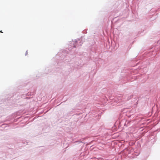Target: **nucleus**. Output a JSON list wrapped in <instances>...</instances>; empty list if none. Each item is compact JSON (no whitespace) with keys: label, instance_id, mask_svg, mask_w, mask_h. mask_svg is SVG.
Here are the masks:
<instances>
[{"label":"nucleus","instance_id":"f03ea898","mask_svg":"<svg viewBox=\"0 0 160 160\" xmlns=\"http://www.w3.org/2000/svg\"><path fill=\"white\" fill-rule=\"evenodd\" d=\"M75 142H76V143H78V142L79 143H81H81H83V142H82V140H80V141H77Z\"/></svg>","mask_w":160,"mask_h":160},{"label":"nucleus","instance_id":"f257e3e1","mask_svg":"<svg viewBox=\"0 0 160 160\" xmlns=\"http://www.w3.org/2000/svg\"><path fill=\"white\" fill-rule=\"evenodd\" d=\"M82 38L72 40V41H71V49L80 46L82 45Z\"/></svg>","mask_w":160,"mask_h":160},{"label":"nucleus","instance_id":"20e7f679","mask_svg":"<svg viewBox=\"0 0 160 160\" xmlns=\"http://www.w3.org/2000/svg\"><path fill=\"white\" fill-rule=\"evenodd\" d=\"M0 32H1V33H2L3 32L2 31H0Z\"/></svg>","mask_w":160,"mask_h":160},{"label":"nucleus","instance_id":"7ed1b4c3","mask_svg":"<svg viewBox=\"0 0 160 160\" xmlns=\"http://www.w3.org/2000/svg\"><path fill=\"white\" fill-rule=\"evenodd\" d=\"M129 152H130L128 150H127V152H126V154H127V153L129 154L130 153Z\"/></svg>","mask_w":160,"mask_h":160}]
</instances>
